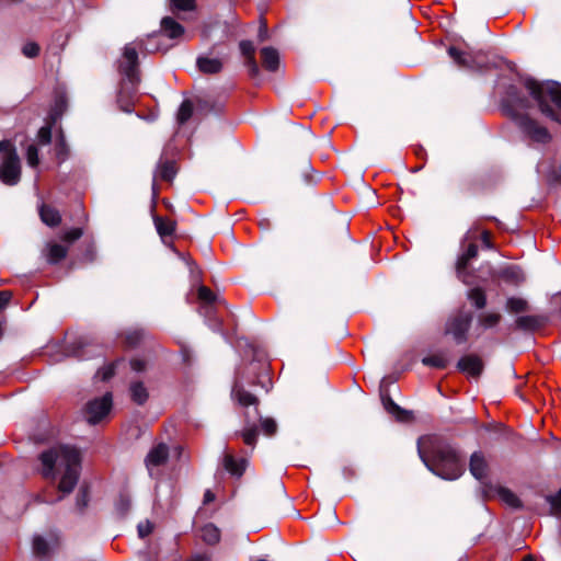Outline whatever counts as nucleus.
<instances>
[{
    "mask_svg": "<svg viewBox=\"0 0 561 561\" xmlns=\"http://www.w3.org/2000/svg\"><path fill=\"white\" fill-rule=\"evenodd\" d=\"M42 473L46 479H56L60 474L58 490L70 493L80 476V454L75 447L56 446L41 454Z\"/></svg>",
    "mask_w": 561,
    "mask_h": 561,
    "instance_id": "obj_1",
    "label": "nucleus"
},
{
    "mask_svg": "<svg viewBox=\"0 0 561 561\" xmlns=\"http://www.w3.org/2000/svg\"><path fill=\"white\" fill-rule=\"evenodd\" d=\"M419 454L425 466L436 476L446 480H456L463 472V465L458 453L448 444H439L427 458L419 446Z\"/></svg>",
    "mask_w": 561,
    "mask_h": 561,
    "instance_id": "obj_2",
    "label": "nucleus"
},
{
    "mask_svg": "<svg viewBox=\"0 0 561 561\" xmlns=\"http://www.w3.org/2000/svg\"><path fill=\"white\" fill-rule=\"evenodd\" d=\"M503 106L507 113L516 119L518 126L534 140L538 142H547L550 139L548 130L538 125L534 119L526 115H518L517 110H524L528 106L526 98L520 96L514 87L507 90L506 96L503 100Z\"/></svg>",
    "mask_w": 561,
    "mask_h": 561,
    "instance_id": "obj_3",
    "label": "nucleus"
},
{
    "mask_svg": "<svg viewBox=\"0 0 561 561\" xmlns=\"http://www.w3.org/2000/svg\"><path fill=\"white\" fill-rule=\"evenodd\" d=\"M525 87L530 95L538 102L542 114L560 123V115L550 108L549 101L557 107H561V84L557 81L538 82L534 79H527Z\"/></svg>",
    "mask_w": 561,
    "mask_h": 561,
    "instance_id": "obj_4",
    "label": "nucleus"
},
{
    "mask_svg": "<svg viewBox=\"0 0 561 561\" xmlns=\"http://www.w3.org/2000/svg\"><path fill=\"white\" fill-rule=\"evenodd\" d=\"M0 181L5 185H16L21 179V161L9 140L0 141Z\"/></svg>",
    "mask_w": 561,
    "mask_h": 561,
    "instance_id": "obj_5",
    "label": "nucleus"
},
{
    "mask_svg": "<svg viewBox=\"0 0 561 561\" xmlns=\"http://www.w3.org/2000/svg\"><path fill=\"white\" fill-rule=\"evenodd\" d=\"M118 69L133 88L139 82L138 53L134 43L125 45L122 58L118 61Z\"/></svg>",
    "mask_w": 561,
    "mask_h": 561,
    "instance_id": "obj_6",
    "label": "nucleus"
},
{
    "mask_svg": "<svg viewBox=\"0 0 561 561\" xmlns=\"http://www.w3.org/2000/svg\"><path fill=\"white\" fill-rule=\"evenodd\" d=\"M472 314L468 311H459L450 317L446 323L445 333L453 336L457 344L467 341V333L471 325Z\"/></svg>",
    "mask_w": 561,
    "mask_h": 561,
    "instance_id": "obj_7",
    "label": "nucleus"
},
{
    "mask_svg": "<svg viewBox=\"0 0 561 561\" xmlns=\"http://www.w3.org/2000/svg\"><path fill=\"white\" fill-rule=\"evenodd\" d=\"M112 408V396L111 393L104 394L100 399L92 400L87 405V419L91 424L98 423L104 417Z\"/></svg>",
    "mask_w": 561,
    "mask_h": 561,
    "instance_id": "obj_8",
    "label": "nucleus"
},
{
    "mask_svg": "<svg viewBox=\"0 0 561 561\" xmlns=\"http://www.w3.org/2000/svg\"><path fill=\"white\" fill-rule=\"evenodd\" d=\"M457 367L471 377H479L483 370V362L477 355H466L458 360Z\"/></svg>",
    "mask_w": 561,
    "mask_h": 561,
    "instance_id": "obj_9",
    "label": "nucleus"
},
{
    "mask_svg": "<svg viewBox=\"0 0 561 561\" xmlns=\"http://www.w3.org/2000/svg\"><path fill=\"white\" fill-rule=\"evenodd\" d=\"M169 456V450L165 444H159L153 447L146 458V465L149 471H152L153 467L163 465ZM152 474V472H150Z\"/></svg>",
    "mask_w": 561,
    "mask_h": 561,
    "instance_id": "obj_10",
    "label": "nucleus"
},
{
    "mask_svg": "<svg viewBox=\"0 0 561 561\" xmlns=\"http://www.w3.org/2000/svg\"><path fill=\"white\" fill-rule=\"evenodd\" d=\"M469 469L471 474L482 481L488 476V463L481 453H473L470 458Z\"/></svg>",
    "mask_w": 561,
    "mask_h": 561,
    "instance_id": "obj_11",
    "label": "nucleus"
},
{
    "mask_svg": "<svg viewBox=\"0 0 561 561\" xmlns=\"http://www.w3.org/2000/svg\"><path fill=\"white\" fill-rule=\"evenodd\" d=\"M199 71L207 75H215L222 70L224 61L219 58L199 56L196 60Z\"/></svg>",
    "mask_w": 561,
    "mask_h": 561,
    "instance_id": "obj_12",
    "label": "nucleus"
},
{
    "mask_svg": "<svg viewBox=\"0 0 561 561\" xmlns=\"http://www.w3.org/2000/svg\"><path fill=\"white\" fill-rule=\"evenodd\" d=\"M548 321L545 316H520L516 319L515 323L518 329L535 331L543 327Z\"/></svg>",
    "mask_w": 561,
    "mask_h": 561,
    "instance_id": "obj_13",
    "label": "nucleus"
},
{
    "mask_svg": "<svg viewBox=\"0 0 561 561\" xmlns=\"http://www.w3.org/2000/svg\"><path fill=\"white\" fill-rule=\"evenodd\" d=\"M382 403L386 411L392 414L398 421L405 422L411 420L412 413L400 408L390 397L382 398Z\"/></svg>",
    "mask_w": 561,
    "mask_h": 561,
    "instance_id": "obj_14",
    "label": "nucleus"
},
{
    "mask_svg": "<svg viewBox=\"0 0 561 561\" xmlns=\"http://www.w3.org/2000/svg\"><path fill=\"white\" fill-rule=\"evenodd\" d=\"M224 467L225 469L236 477H241L245 470L247 460L244 458L234 459V457L230 454H226L224 456Z\"/></svg>",
    "mask_w": 561,
    "mask_h": 561,
    "instance_id": "obj_15",
    "label": "nucleus"
},
{
    "mask_svg": "<svg viewBox=\"0 0 561 561\" xmlns=\"http://www.w3.org/2000/svg\"><path fill=\"white\" fill-rule=\"evenodd\" d=\"M478 254V247L473 242L469 243L465 253H462L457 260V274L459 278L463 279V273L467 268L469 261L476 257Z\"/></svg>",
    "mask_w": 561,
    "mask_h": 561,
    "instance_id": "obj_16",
    "label": "nucleus"
},
{
    "mask_svg": "<svg viewBox=\"0 0 561 561\" xmlns=\"http://www.w3.org/2000/svg\"><path fill=\"white\" fill-rule=\"evenodd\" d=\"M161 30L170 38H178L184 34V27L170 16L162 19Z\"/></svg>",
    "mask_w": 561,
    "mask_h": 561,
    "instance_id": "obj_17",
    "label": "nucleus"
},
{
    "mask_svg": "<svg viewBox=\"0 0 561 561\" xmlns=\"http://www.w3.org/2000/svg\"><path fill=\"white\" fill-rule=\"evenodd\" d=\"M263 65L270 71H275L278 67L279 55L276 49L272 47H264L261 50Z\"/></svg>",
    "mask_w": 561,
    "mask_h": 561,
    "instance_id": "obj_18",
    "label": "nucleus"
},
{
    "mask_svg": "<svg viewBox=\"0 0 561 561\" xmlns=\"http://www.w3.org/2000/svg\"><path fill=\"white\" fill-rule=\"evenodd\" d=\"M175 173L176 169L173 161H160L157 167L154 178H159L163 181H172Z\"/></svg>",
    "mask_w": 561,
    "mask_h": 561,
    "instance_id": "obj_19",
    "label": "nucleus"
},
{
    "mask_svg": "<svg viewBox=\"0 0 561 561\" xmlns=\"http://www.w3.org/2000/svg\"><path fill=\"white\" fill-rule=\"evenodd\" d=\"M68 248L58 243H49L47 244V261L53 264L58 263L66 256Z\"/></svg>",
    "mask_w": 561,
    "mask_h": 561,
    "instance_id": "obj_20",
    "label": "nucleus"
},
{
    "mask_svg": "<svg viewBox=\"0 0 561 561\" xmlns=\"http://www.w3.org/2000/svg\"><path fill=\"white\" fill-rule=\"evenodd\" d=\"M501 277L514 285H518L525 280L523 271L515 265L508 266L501 272Z\"/></svg>",
    "mask_w": 561,
    "mask_h": 561,
    "instance_id": "obj_21",
    "label": "nucleus"
},
{
    "mask_svg": "<svg viewBox=\"0 0 561 561\" xmlns=\"http://www.w3.org/2000/svg\"><path fill=\"white\" fill-rule=\"evenodd\" d=\"M39 215L43 222L47 226L54 227L60 222L59 213L50 206L43 205L39 209Z\"/></svg>",
    "mask_w": 561,
    "mask_h": 561,
    "instance_id": "obj_22",
    "label": "nucleus"
},
{
    "mask_svg": "<svg viewBox=\"0 0 561 561\" xmlns=\"http://www.w3.org/2000/svg\"><path fill=\"white\" fill-rule=\"evenodd\" d=\"M448 55L450 56V58H453V60L457 65H459L461 67H467V68L473 67L472 57L468 53L460 51L456 47H449Z\"/></svg>",
    "mask_w": 561,
    "mask_h": 561,
    "instance_id": "obj_23",
    "label": "nucleus"
},
{
    "mask_svg": "<svg viewBox=\"0 0 561 561\" xmlns=\"http://www.w3.org/2000/svg\"><path fill=\"white\" fill-rule=\"evenodd\" d=\"M201 537L207 545H216L220 540V530L214 524H207L201 529Z\"/></svg>",
    "mask_w": 561,
    "mask_h": 561,
    "instance_id": "obj_24",
    "label": "nucleus"
},
{
    "mask_svg": "<svg viewBox=\"0 0 561 561\" xmlns=\"http://www.w3.org/2000/svg\"><path fill=\"white\" fill-rule=\"evenodd\" d=\"M54 151L59 163L66 161L69 157L70 150L62 133L56 139Z\"/></svg>",
    "mask_w": 561,
    "mask_h": 561,
    "instance_id": "obj_25",
    "label": "nucleus"
},
{
    "mask_svg": "<svg viewBox=\"0 0 561 561\" xmlns=\"http://www.w3.org/2000/svg\"><path fill=\"white\" fill-rule=\"evenodd\" d=\"M232 396L238 400V402L243 407H249L252 404H256L257 399L252 393L245 391L239 386H234L232 389Z\"/></svg>",
    "mask_w": 561,
    "mask_h": 561,
    "instance_id": "obj_26",
    "label": "nucleus"
},
{
    "mask_svg": "<svg viewBox=\"0 0 561 561\" xmlns=\"http://www.w3.org/2000/svg\"><path fill=\"white\" fill-rule=\"evenodd\" d=\"M497 495L500 500L505 503L506 505L513 507V508H519L522 506V503L517 495L512 492L510 489L506 488H499L497 489Z\"/></svg>",
    "mask_w": 561,
    "mask_h": 561,
    "instance_id": "obj_27",
    "label": "nucleus"
},
{
    "mask_svg": "<svg viewBox=\"0 0 561 561\" xmlns=\"http://www.w3.org/2000/svg\"><path fill=\"white\" fill-rule=\"evenodd\" d=\"M506 310L512 313L525 312L529 309L528 302L526 299L520 297H510L506 300Z\"/></svg>",
    "mask_w": 561,
    "mask_h": 561,
    "instance_id": "obj_28",
    "label": "nucleus"
},
{
    "mask_svg": "<svg viewBox=\"0 0 561 561\" xmlns=\"http://www.w3.org/2000/svg\"><path fill=\"white\" fill-rule=\"evenodd\" d=\"M422 363L425 366L434 367V368H445L448 364V358L445 354L438 353L430 356H425L422 358Z\"/></svg>",
    "mask_w": 561,
    "mask_h": 561,
    "instance_id": "obj_29",
    "label": "nucleus"
},
{
    "mask_svg": "<svg viewBox=\"0 0 561 561\" xmlns=\"http://www.w3.org/2000/svg\"><path fill=\"white\" fill-rule=\"evenodd\" d=\"M154 225H156L158 233L161 237L171 236L175 229V224L172 220L161 218V217L154 218Z\"/></svg>",
    "mask_w": 561,
    "mask_h": 561,
    "instance_id": "obj_30",
    "label": "nucleus"
},
{
    "mask_svg": "<svg viewBox=\"0 0 561 561\" xmlns=\"http://www.w3.org/2000/svg\"><path fill=\"white\" fill-rule=\"evenodd\" d=\"M130 394L133 401L138 404H142L148 399V392L145 386L141 382H133L130 385Z\"/></svg>",
    "mask_w": 561,
    "mask_h": 561,
    "instance_id": "obj_31",
    "label": "nucleus"
},
{
    "mask_svg": "<svg viewBox=\"0 0 561 561\" xmlns=\"http://www.w3.org/2000/svg\"><path fill=\"white\" fill-rule=\"evenodd\" d=\"M33 552L38 557H46L48 554L49 546L43 537H41V536L34 537Z\"/></svg>",
    "mask_w": 561,
    "mask_h": 561,
    "instance_id": "obj_32",
    "label": "nucleus"
},
{
    "mask_svg": "<svg viewBox=\"0 0 561 561\" xmlns=\"http://www.w3.org/2000/svg\"><path fill=\"white\" fill-rule=\"evenodd\" d=\"M468 297L478 309L483 308L486 304L485 295L480 288L471 289L468 294Z\"/></svg>",
    "mask_w": 561,
    "mask_h": 561,
    "instance_id": "obj_33",
    "label": "nucleus"
},
{
    "mask_svg": "<svg viewBox=\"0 0 561 561\" xmlns=\"http://www.w3.org/2000/svg\"><path fill=\"white\" fill-rule=\"evenodd\" d=\"M501 320L499 313H483L479 317V323L485 329L495 327Z\"/></svg>",
    "mask_w": 561,
    "mask_h": 561,
    "instance_id": "obj_34",
    "label": "nucleus"
},
{
    "mask_svg": "<svg viewBox=\"0 0 561 561\" xmlns=\"http://www.w3.org/2000/svg\"><path fill=\"white\" fill-rule=\"evenodd\" d=\"M193 114V104L190 101H184L178 112V121L180 124H184L190 119Z\"/></svg>",
    "mask_w": 561,
    "mask_h": 561,
    "instance_id": "obj_35",
    "label": "nucleus"
},
{
    "mask_svg": "<svg viewBox=\"0 0 561 561\" xmlns=\"http://www.w3.org/2000/svg\"><path fill=\"white\" fill-rule=\"evenodd\" d=\"M195 9L194 0H171V10L175 11H192Z\"/></svg>",
    "mask_w": 561,
    "mask_h": 561,
    "instance_id": "obj_36",
    "label": "nucleus"
},
{
    "mask_svg": "<svg viewBox=\"0 0 561 561\" xmlns=\"http://www.w3.org/2000/svg\"><path fill=\"white\" fill-rule=\"evenodd\" d=\"M41 47L35 42H27L22 46V54L27 58H35L39 55Z\"/></svg>",
    "mask_w": 561,
    "mask_h": 561,
    "instance_id": "obj_37",
    "label": "nucleus"
},
{
    "mask_svg": "<svg viewBox=\"0 0 561 561\" xmlns=\"http://www.w3.org/2000/svg\"><path fill=\"white\" fill-rule=\"evenodd\" d=\"M26 161L31 168H36L39 163L38 150L35 145H30L26 149Z\"/></svg>",
    "mask_w": 561,
    "mask_h": 561,
    "instance_id": "obj_38",
    "label": "nucleus"
},
{
    "mask_svg": "<svg viewBox=\"0 0 561 561\" xmlns=\"http://www.w3.org/2000/svg\"><path fill=\"white\" fill-rule=\"evenodd\" d=\"M37 140L41 145H48L51 141V126L46 125L39 128Z\"/></svg>",
    "mask_w": 561,
    "mask_h": 561,
    "instance_id": "obj_39",
    "label": "nucleus"
},
{
    "mask_svg": "<svg viewBox=\"0 0 561 561\" xmlns=\"http://www.w3.org/2000/svg\"><path fill=\"white\" fill-rule=\"evenodd\" d=\"M198 298L206 304H213L217 300L216 295L206 286L198 288Z\"/></svg>",
    "mask_w": 561,
    "mask_h": 561,
    "instance_id": "obj_40",
    "label": "nucleus"
},
{
    "mask_svg": "<svg viewBox=\"0 0 561 561\" xmlns=\"http://www.w3.org/2000/svg\"><path fill=\"white\" fill-rule=\"evenodd\" d=\"M118 365V363H115V364H111V365H107V366H104L103 368H101L96 376L105 381V380H108L110 378H112L115 374V368L116 366Z\"/></svg>",
    "mask_w": 561,
    "mask_h": 561,
    "instance_id": "obj_41",
    "label": "nucleus"
},
{
    "mask_svg": "<svg viewBox=\"0 0 561 561\" xmlns=\"http://www.w3.org/2000/svg\"><path fill=\"white\" fill-rule=\"evenodd\" d=\"M261 427L264 434L273 435L277 430V424L275 420L266 417L261 420Z\"/></svg>",
    "mask_w": 561,
    "mask_h": 561,
    "instance_id": "obj_42",
    "label": "nucleus"
},
{
    "mask_svg": "<svg viewBox=\"0 0 561 561\" xmlns=\"http://www.w3.org/2000/svg\"><path fill=\"white\" fill-rule=\"evenodd\" d=\"M547 500L550 503L553 513L561 514V489L556 495L548 496Z\"/></svg>",
    "mask_w": 561,
    "mask_h": 561,
    "instance_id": "obj_43",
    "label": "nucleus"
},
{
    "mask_svg": "<svg viewBox=\"0 0 561 561\" xmlns=\"http://www.w3.org/2000/svg\"><path fill=\"white\" fill-rule=\"evenodd\" d=\"M239 47H240L241 54L245 58H248L250 56H254L255 48H254V45L252 44V42L242 41V42H240Z\"/></svg>",
    "mask_w": 561,
    "mask_h": 561,
    "instance_id": "obj_44",
    "label": "nucleus"
},
{
    "mask_svg": "<svg viewBox=\"0 0 561 561\" xmlns=\"http://www.w3.org/2000/svg\"><path fill=\"white\" fill-rule=\"evenodd\" d=\"M130 506L131 502L128 496H121L116 503V508L122 515H125L129 511Z\"/></svg>",
    "mask_w": 561,
    "mask_h": 561,
    "instance_id": "obj_45",
    "label": "nucleus"
},
{
    "mask_svg": "<svg viewBox=\"0 0 561 561\" xmlns=\"http://www.w3.org/2000/svg\"><path fill=\"white\" fill-rule=\"evenodd\" d=\"M243 440L247 445L253 446L256 442L257 432L255 427L248 428L242 434Z\"/></svg>",
    "mask_w": 561,
    "mask_h": 561,
    "instance_id": "obj_46",
    "label": "nucleus"
},
{
    "mask_svg": "<svg viewBox=\"0 0 561 561\" xmlns=\"http://www.w3.org/2000/svg\"><path fill=\"white\" fill-rule=\"evenodd\" d=\"M81 236H82V229L72 228L64 233L62 239L68 242H73V241L78 240Z\"/></svg>",
    "mask_w": 561,
    "mask_h": 561,
    "instance_id": "obj_47",
    "label": "nucleus"
},
{
    "mask_svg": "<svg viewBox=\"0 0 561 561\" xmlns=\"http://www.w3.org/2000/svg\"><path fill=\"white\" fill-rule=\"evenodd\" d=\"M244 64L248 67L251 77H256L259 75L260 70L254 56L245 58Z\"/></svg>",
    "mask_w": 561,
    "mask_h": 561,
    "instance_id": "obj_48",
    "label": "nucleus"
},
{
    "mask_svg": "<svg viewBox=\"0 0 561 561\" xmlns=\"http://www.w3.org/2000/svg\"><path fill=\"white\" fill-rule=\"evenodd\" d=\"M142 335H144V333L141 331L129 332L126 335V342L130 346H134V345H136L141 340Z\"/></svg>",
    "mask_w": 561,
    "mask_h": 561,
    "instance_id": "obj_49",
    "label": "nucleus"
},
{
    "mask_svg": "<svg viewBox=\"0 0 561 561\" xmlns=\"http://www.w3.org/2000/svg\"><path fill=\"white\" fill-rule=\"evenodd\" d=\"M139 537L145 538L152 531V525L146 520L144 523H140L137 527Z\"/></svg>",
    "mask_w": 561,
    "mask_h": 561,
    "instance_id": "obj_50",
    "label": "nucleus"
},
{
    "mask_svg": "<svg viewBox=\"0 0 561 561\" xmlns=\"http://www.w3.org/2000/svg\"><path fill=\"white\" fill-rule=\"evenodd\" d=\"M88 504V493L85 490H80L77 496V505L79 508L85 507Z\"/></svg>",
    "mask_w": 561,
    "mask_h": 561,
    "instance_id": "obj_51",
    "label": "nucleus"
},
{
    "mask_svg": "<svg viewBox=\"0 0 561 561\" xmlns=\"http://www.w3.org/2000/svg\"><path fill=\"white\" fill-rule=\"evenodd\" d=\"M130 367H131L133 370L139 373V371H142L145 369L146 363L144 360H141V359L135 358V359L130 360Z\"/></svg>",
    "mask_w": 561,
    "mask_h": 561,
    "instance_id": "obj_52",
    "label": "nucleus"
},
{
    "mask_svg": "<svg viewBox=\"0 0 561 561\" xmlns=\"http://www.w3.org/2000/svg\"><path fill=\"white\" fill-rule=\"evenodd\" d=\"M11 298V291L2 290L0 291V310L3 309Z\"/></svg>",
    "mask_w": 561,
    "mask_h": 561,
    "instance_id": "obj_53",
    "label": "nucleus"
},
{
    "mask_svg": "<svg viewBox=\"0 0 561 561\" xmlns=\"http://www.w3.org/2000/svg\"><path fill=\"white\" fill-rule=\"evenodd\" d=\"M215 500V495L211 491L207 490L204 494V503H210Z\"/></svg>",
    "mask_w": 561,
    "mask_h": 561,
    "instance_id": "obj_54",
    "label": "nucleus"
},
{
    "mask_svg": "<svg viewBox=\"0 0 561 561\" xmlns=\"http://www.w3.org/2000/svg\"><path fill=\"white\" fill-rule=\"evenodd\" d=\"M64 105V101L60 99L56 103V108H59L58 113L54 114V119H56V116L61 115V106Z\"/></svg>",
    "mask_w": 561,
    "mask_h": 561,
    "instance_id": "obj_55",
    "label": "nucleus"
},
{
    "mask_svg": "<svg viewBox=\"0 0 561 561\" xmlns=\"http://www.w3.org/2000/svg\"><path fill=\"white\" fill-rule=\"evenodd\" d=\"M266 34H267L266 26H265V25H263V26L261 27V30H260V34H259L260 39H261V41H264V39L266 38Z\"/></svg>",
    "mask_w": 561,
    "mask_h": 561,
    "instance_id": "obj_56",
    "label": "nucleus"
},
{
    "mask_svg": "<svg viewBox=\"0 0 561 561\" xmlns=\"http://www.w3.org/2000/svg\"><path fill=\"white\" fill-rule=\"evenodd\" d=\"M482 241H483V243H484V245H485L486 248H490V247H491L490 241H489V234H488V232H486V231H484V232L482 233Z\"/></svg>",
    "mask_w": 561,
    "mask_h": 561,
    "instance_id": "obj_57",
    "label": "nucleus"
},
{
    "mask_svg": "<svg viewBox=\"0 0 561 561\" xmlns=\"http://www.w3.org/2000/svg\"><path fill=\"white\" fill-rule=\"evenodd\" d=\"M476 237H477V236H476V232H473V231H468V232L466 233V236H465L463 241L472 240V239H474Z\"/></svg>",
    "mask_w": 561,
    "mask_h": 561,
    "instance_id": "obj_58",
    "label": "nucleus"
},
{
    "mask_svg": "<svg viewBox=\"0 0 561 561\" xmlns=\"http://www.w3.org/2000/svg\"><path fill=\"white\" fill-rule=\"evenodd\" d=\"M522 561H534V558L531 556H527Z\"/></svg>",
    "mask_w": 561,
    "mask_h": 561,
    "instance_id": "obj_59",
    "label": "nucleus"
}]
</instances>
